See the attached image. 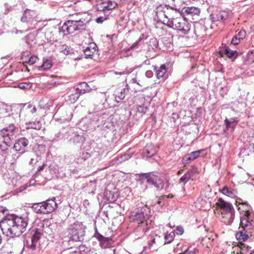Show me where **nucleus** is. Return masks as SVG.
Here are the masks:
<instances>
[{
  "label": "nucleus",
  "mask_w": 254,
  "mask_h": 254,
  "mask_svg": "<svg viewBox=\"0 0 254 254\" xmlns=\"http://www.w3.org/2000/svg\"><path fill=\"white\" fill-rule=\"evenodd\" d=\"M5 207L0 206V227L7 236L13 238L19 236L25 231L28 223L27 216L9 214Z\"/></svg>",
  "instance_id": "1"
},
{
  "label": "nucleus",
  "mask_w": 254,
  "mask_h": 254,
  "mask_svg": "<svg viewBox=\"0 0 254 254\" xmlns=\"http://www.w3.org/2000/svg\"><path fill=\"white\" fill-rule=\"evenodd\" d=\"M52 227L53 226L51 225L48 226L43 225L42 229H35L33 230L32 232L34 233L32 234V237L28 240H27L26 243L24 245V247L31 250H35L38 240L44 235V233L46 234L45 237H47V235L50 236L54 233Z\"/></svg>",
  "instance_id": "2"
},
{
  "label": "nucleus",
  "mask_w": 254,
  "mask_h": 254,
  "mask_svg": "<svg viewBox=\"0 0 254 254\" xmlns=\"http://www.w3.org/2000/svg\"><path fill=\"white\" fill-rule=\"evenodd\" d=\"M163 23L168 27L177 30L178 33L184 35L188 34L191 27L190 23L182 17H177L174 20L167 22H165L164 20Z\"/></svg>",
  "instance_id": "3"
},
{
  "label": "nucleus",
  "mask_w": 254,
  "mask_h": 254,
  "mask_svg": "<svg viewBox=\"0 0 254 254\" xmlns=\"http://www.w3.org/2000/svg\"><path fill=\"white\" fill-rule=\"evenodd\" d=\"M18 133V127L13 123L0 130V136L2 139L3 143L11 145L12 141Z\"/></svg>",
  "instance_id": "4"
},
{
  "label": "nucleus",
  "mask_w": 254,
  "mask_h": 254,
  "mask_svg": "<svg viewBox=\"0 0 254 254\" xmlns=\"http://www.w3.org/2000/svg\"><path fill=\"white\" fill-rule=\"evenodd\" d=\"M150 215V210L147 206L135 208L129 215L131 222L138 224L147 223L146 221Z\"/></svg>",
  "instance_id": "5"
},
{
  "label": "nucleus",
  "mask_w": 254,
  "mask_h": 254,
  "mask_svg": "<svg viewBox=\"0 0 254 254\" xmlns=\"http://www.w3.org/2000/svg\"><path fill=\"white\" fill-rule=\"evenodd\" d=\"M85 20L81 19L79 20H68L64 23L62 26L60 31L64 33V35H67L73 33L76 30L82 29L84 26Z\"/></svg>",
  "instance_id": "6"
},
{
  "label": "nucleus",
  "mask_w": 254,
  "mask_h": 254,
  "mask_svg": "<svg viewBox=\"0 0 254 254\" xmlns=\"http://www.w3.org/2000/svg\"><path fill=\"white\" fill-rule=\"evenodd\" d=\"M85 227L80 223H75L69 229V242H80L83 240Z\"/></svg>",
  "instance_id": "7"
},
{
  "label": "nucleus",
  "mask_w": 254,
  "mask_h": 254,
  "mask_svg": "<svg viewBox=\"0 0 254 254\" xmlns=\"http://www.w3.org/2000/svg\"><path fill=\"white\" fill-rule=\"evenodd\" d=\"M144 176L147 179L148 183L154 185L159 190L162 189L164 187V182L161 178L152 173H145Z\"/></svg>",
  "instance_id": "8"
},
{
  "label": "nucleus",
  "mask_w": 254,
  "mask_h": 254,
  "mask_svg": "<svg viewBox=\"0 0 254 254\" xmlns=\"http://www.w3.org/2000/svg\"><path fill=\"white\" fill-rule=\"evenodd\" d=\"M218 209L217 210L220 212L219 214L227 213L235 211L232 205L227 202L225 201L222 198H219L216 203Z\"/></svg>",
  "instance_id": "9"
},
{
  "label": "nucleus",
  "mask_w": 254,
  "mask_h": 254,
  "mask_svg": "<svg viewBox=\"0 0 254 254\" xmlns=\"http://www.w3.org/2000/svg\"><path fill=\"white\" fill-rule=\"evenodd\" d=\"M250 212L248 210L246 211L243 216L241 217L240 226L242 229L251 230L254 224V222L250 220Z\"/></svg>",
  "instance_id": "10"
},
{
  "label": "nucleus",
  "mask_w": 254,
  "mask_h": 254,
  "mask_svg": "<svg viewBox=\"0 0 254 254\" xmlns=\"http://www.w3.org/2000/svg\"><path fill=\"white\" fill-rule=\"evenodd\" d=\"M29 141L26 137H21L18 139L13 146V149L19 153H24L27 148Z\"/></svg>",
  "instance_id": "11"
},
{
  "label": "nucleus",
  "mask_w": 254,
  "mask_h": 254,
  "mask_svg": "<svg viewBox=\"0 0 254 254\" xmlns=\"http://www.w3.org/2000/svg\"><path fill=\"white\" fill-rule=\"evenodd\" d=\"M238 123V120L237 118H231L229 119L226 118L224 123V126L225 127L224 128V133L226 134L232 133Z\"/></svg>",
  "instance_id": "12"
},
{
  "label": "nucleus",
  "mask_w": 254,
  "mask_h": 254,
  "mask_svg": "<svg viewBox=\"0 0 254 254\" xmlns=\"http://www.w3.org/2000/svg\"><path fill=\"white\" fill-rule=\"evenodd\" d=\"M42 202L45 214L53 212L56 210L58 206L57 203L56 202V198L55 197H53L51 199H47Z\"/></svg>",
  "instance_id": "13"
},
{
  "label": "nucleus",
  "mask_w": 254,
  "mask_h": 254,
  "mask_svg": "<svg viewBox=\"0 0 254 254\" xmlns=\"http://www.w3.org/2000/svg\"><path fill=\"white\" fill-rule=\"evenodd\" d=\"M36 13L35 11L26 9L21 18L23 22H27L32 24L34 22H37L36 19Z\"/></svg>",
  "instance_id": "14"
},
{
  "label": "nucleus",
  "mask_w": 254,
  "mask_h": 254,
  "mask_svg": "<svg viewBox=\"0 0 254 254\" xmlns=\"http://www.w3.org/2000/svg\"><path fill=\"white\" fill-rule=\"evenodd\" d=\"M129 92L128 86L127 85L124 88H117L114 92V96L115 101L117 103L121 102Z\"/></svg>",
  "instance_id": "15"
},
{
  "label": "nucleus",
  "mask_w": 254,
  "mask_h": 254,
  "mask_svg": "<svg viewBox=\"0 0 254 254\" xmlns=\"http://www.w3.org/2000/svg\"><path fill=\"white\" fill-rule=\"evenodd\" d=\"M220 220L227 225H230L233 221L235 217V211L227 212V213L216 214Z\"/></svg>",
  "instance_id": "16"
},
{
  "label": "nucleus",
  "mask_w": 254,
  "mask_h": 254,
  "mask_svg": "<svg viewBox=\"0 0 254 254\" xmlns=\"http://www.w3.org/2000/svg\"><path fill=\"white\" fill-rule=\"evenodd\" d=\"M94 237L98 240L100 246L102 248H106L109 246L111 238L104 237L98 232L97 229H95Z\"/></svg>",
  "instance_id": "17"
},
{
  "label": "nucleus",
  "mask_w": 254,
  "mask_h": 254,
  "mask_svg": "<svg viewBox=\"0 0 254 254\" xmlns=\"http://www.w3.org/2000/svg\"><path fill=\"white\" fill-rule=\"evenodd\" d=\"M165 14H164V17L166 19L165 20V22H167L168 21H170L172 20H174L176 18H175L174 16V13L176 14L179 13V11L177 10L176 8H174L173 7L168 6V7L165 11Z\"/></svg>",
  "instance_id": "18"
},
{
  "label": "nucleus",
  "mask_w": 254,
  "mask_h": 254,
  "mask_svg": "<svg viewBox=\"0 0 254 254\" xmlns=\"http://www.w3.org/2000/svg\"><path fill=\"white\" fill-rule=\"evenodd\" d=\"M156 152L154 146L152 144H147L143 150L142 155L143 157L150 158L155 155Z\"/></svg>",
  "instance_id": "19"
},
{
  "label": "nucleus",
  "mask_w": 254,
  "mask_h": 254,
  "mask_svg": "<svg viewBox=\"0 0 254 254\" xmlns=\"http://www.w3.org/2000/svg\"><path fill=\"white\" fill-rule=\"evenodd\" d=\"M97 46L95 43H90L88 47L84 50L85 58L86 59H93V55L96 52Z\"/></svg>",
  "instance_id": "20"
},
{
  "label": "nucleus",
  "mask_w": 254,
  "mask_h": 254,
  "mask_svg": "<svg viewBox=\"0 0 254 254\" xmlns=\"http://www.w3.org/2000/svg\"><path fill=\"white\" fill-rule=\"evenodd\" d=\"M117 5L116 3L109 1L107 2H102L101 4L97 6L96 9L97 11H106L107 10H110L116 7Z\"/></svg>",
  "instance_id": "21"
},
{
  "label": "nucleus",
  "mask_w": 254,
  "mask_h": 254,
  "mask_svg": "<svg viewBox=\"0 0 254 254\" xmlns=\"http://www.w3.org/2000/svg\"><path fill=\"white\" fill-rule=\"evenodd\" d=\"M147 225V223H142L135 229L134 233L137 239L141 237L148 230L149 227Z\"/></svg>",
  "instance_id": "22"
},
{
  "label": "nucleus",
  "mask_w": 254,
  "mask_h": 254,
  "mask_svg": "<svg viewBox=\"0 0 254 254\" xmlns=\"http://www.w3.org/2000/svg\"><path fill=\"white\" fill-rule=\"evenodd\" d=\"M210 192H206L204 190L201 191L200 196L197 199V201L200 202L201 205H205L207 203H210Z\"/></svg>",
  "instance_id": "23"
},
{
  "label": "nucleus",
  "mask_w": 254,
  "mask_h": 254,
  "mask_svg": "<svg viewBox=\"0 0 254 254\" xmlns=\"http://www.w3.org/2000/svg\"><path fill=\"white\" fill-rule=\"evenodd\" d=\"M200 150L193 151L189 153L183 158L182 162L184 164H187L189 162L196 159L200 155Z\"/></svg>",
  "instance_id": "24"
},
{
  "label": "nucleus",
  "mask_w": 254,
  "mask_h": 254,
  "mask_svg": "<svg viewBox=\"0 0 254 254\" xmlns=\"http://www.w3.org/2000/svg\"><path fill=\"white\" fill-rule=\"evenodd\" d=\"M138 99L140 102V104L137 105V111L140 113L145 114L148 110V103L145 102L144 97H140Z\"/></svg>",
  "instance_id": "25"
},
{
  "label": "nucleus",
  "mask_w": 254,
  "mask_h": 254,
  "mask_svg": "<svg viewBox=\"0 0 254 254\" xmlns=\"http://www.w3.org/2000/svg\"><path fill=\"white\" fill-rule=\"evenodd\" d=\"M251 233V230L243 229L236 233V237L238 240L244 242L248 239Z\"/></svg>",
  "instance_id": "26"
},
{
  "label": "nucleus",
  "mask_w": 254,
  "mask_h": 254,
  "mask_svg": "<svg viewBox=\"0 0 254 254\" xmlns=\"http://www.w3.org/2000/svg\"><path fill=\"white\" fill-rule=\"evenodd\" d=\"M183 13L186 15H198L200 13V10L198 8L194 6L185 7L183 9Z\"/></svg>",
  "instance_id": "27"
},
{
  "label": "nucleus",
  "mask_w": 254,
  "mask_h": 254,
  "mask_svg": "<svg viewBox=\"0 0 254 254\" xmlns=\"http://www.w3.org/2000/svg\"><path fill=\"white\" fill-rule=\"evenodd\" d=\"M246 32L244 30H241L237 35L232 38L231 45H237L240 43L241 40H243L246 36Z\"/></svg>",
  "instance_id": "28"
},
{
  "label": "nucleus",
  "mask_w": 254,
  "mask_h": 254,
  "mask_svg": "<svg viewBox=\"0 0 254 254\" xmlns=\"http://www.w3.org/2000/svg\"><path fill=\"white\" fill-rule=\"evenodd\" d=\"M213 21H224L228 17V13L225 11H221L212 15Z\"/></svg>",
  "instance_id": "29"
},
{
  "label": "nucleus",
  "mask_w": 254,
  "mask_h": 254,
  "mask_svg": "<svg viewBox=\"0 0 254 254\" xmlns=\"http://www.w3.org/2000/svg\"><path fill=\"white\" fill-rule=\"evenodd\" d=\"M168 6L167 5L160 4L156 6L154 11L156 13V16L158 18L161 19L164 17V12L166 11Z\"/></svg>",
  "instance_id": "30"
},
{
  "label": "nucleus",
  "mask_w": 254,
  "mask_h": 254,
  "mask_svg": "<svg viewBox=\"0 0 254 254\" xmlns=\"http://www.w3.org/2000/svg\"><path fill=\"white\" fill-rule=\"evenodd\" d=\"M42 124L39 121L29 122L25 124V128L26 129H34L36 130H40Z\"/></svg>",
  "instance_id": "31"
},
{
  "label": "nucleus",
  "mask_w": 254,
  "mask_h": 254,
  "mask_svg": "<svg viewBox=\"0 0 254 254\" xmlns=\"http://www.w3.org/2000/svg\"><path fill=\"white\" fill-rule=\"evenodd\" d=\"M222 54L225 55L228 58L232 59L233 57L237 56V52L236 51L230 50L228 47H225L221 50Z\"/></svg>",
  "instance_id": "32"
},
{
  "label": "nucleus",
  "mask_w": 254,
  "mask_h": 254,
  "mask_svg": "<svg viewBox=\"0 0 254 254\" xmlns=\"http://www.w3.org/2000/svg\"><path fill=\"white\" fill-rule=\"evenodd\" d=\"M234 251V254H246L247 252L251 249V247L245 244L240 243L239 248Z\"/></svg>",
  "instance_id": "33"
},
{
  "label": "nucleus",
  "mask_w": 254,
  "mask_h": 254,
  "mask_svg": "<svg viewBox=\"0 0 254 254\" xmlns=\"http://www.w3.org/2000/svg\"><path fill=\"white\" fill-rule=\"evenodd\" d=\"M43 202L33 203L31 208L37 214H45Z\"/></svg>",
  "instance_id": "34"
},
{
  "label": "nucleus",
  "mask_w": 254,
  "mask_h": 254,
  "mask_svg": "<svg viewBox=\"0 0 254 254\" xmlns=\"http://www.w3.org/2000/svg\"><path fill=\"white\" fill-rule=\"evenodd\" d=\"M52 66V62L51 60H46L44 61L42 65L38 67L39 70H47L50 69Z\"/></svg>",
  "instance_id": "35"
},
{
  "label": "nucleus",
  "mask_w": 254,
  "mask_h": 254,
  "mask_svg": "<svg viewBox=\"0 0 254 254\" xmlns=\"http://www.w3.org/2000/svg\"><path fill=\"white\" fill-rule=\"evenodd\" d=\"M186 173L190 177V178H191V180H194L196 179L197 174L198 173V171L196 168L193 166L191 167V168Z\"/></svg>",
  "instance_id": "36"
},
{
  "label": "nucleus",
  "mask_w": 254,
  "mask_h": 254,
  "mask_svg": "<svg viewBox=\"0 0 254 254\" xmlns=\"http://www.w3.org/2000/svg\"><path fill=\"white\" fill-rule=\"evenodd\" d=\"M77 89L80 91V94H83L89 92L91 88L89 87L87 83L82 82L81 83L80 86L77 88Z\"/></svg>",
  "instance_id": "37"
},
{
  "label": "nucleus",
  "mask_w": 254,
  "mask_h": 254,
  "mask_svg": "<svg viewBox=\"0 0 254 254\" xmlns=\"http://www.w3.org/2000/svg\"><path fill=\"white\" fill-rule=\"evenodd\" d=\"M144 174H142L140 176V179L138 181V182L140 183V187L142 189V190H145L147 189V179L145 178L144 176Z\"/></svg>",
  "instance_id": "38"
},
{
  "label": "nucleus",
  "mask_w": 254,
  "mask_h": 254,
  "mask_svg": "<svg viewBox=\"0 0 254 254\" xmlns=\"http://www.w3.org/2000/svg\"><path fill=\"white\" fill-rule=\"evenodd\" d=\"M167 69L165 65L163 64L156 70V76L159 79L163 77L166 72Z\"/></svg>",
  "instance_id": "39"
},
{
  "label": "nucleus",
  "mask_w": 254,
  "mask_h": 254,
  "mask_svg": "<svg viewBox=\"0 0 254 254\" xmlns=\"http://www.w3.org/2000/svg\"><path fill=\"white\" fill-rule=\"evenodd\" d=\"M175 237V232H171L168 234L164 236L165 244H169L171 243Z\"/></svg>",
  "instance_id": "40"
},
{
  "label": "nucleus",
  "mask_w": 254,
  "mask_h": 254,
  "mask_svg": "<svg viewBox=\"0 0 254 254\" xmlns=\"http://www.w3.org/2000/svg\"><path fill=\"white\" fill-rule=\"evenodd\" d=\"M213 240L209 237L203 238L201 240V243L203 246H205L206 248H209L212 246Z\"/></svg>",
  "instance_id": "41"
},
{
  "label": "nucleus",
  "mask_w": 254,
  "mask_h": 254,
  "mask_svg": "<svg viewBox=\"0 0 254 254\" xmlns=\"http://www.w3.org/2000/svg\"><path fill=\"white\" fill-rule=\"evenodd\" d=\"M158 46V41L156 38H151L148 42V47L149 50H154Z\"/></svg>",
  "instance_id": "42"
},
{
  "label": "nucleus",
  "mask_w": 254,
  "mask_h": 254,
  "mask_svg": "<svg viewBox=\"0 0 254 254\" xmlns=\"http://www.w3.org/2000/svg\"><path fill=\"white\" fill-rule=\"evenodd\" d=\"M38 60V58L37 56H32L29 58L28 60L23 61L24 63L28 64L29 65H33Z\"/></svg>",
  "instance_id": "43"
},
{
  "label": "nucleus",
  "mask_w": 254,
  "mask_h": 254,
  "mask_svg": "<svg viewBox=\"0 0 254 254\" xmlns=\"http://www.w3.org/2000/svg\"><path fill=\"white\" fill-rule=\"evenodd\" d=\"M191 178L187 173H186L180 179H179V183H182L185 185L189 180H191Z\"/></svg>",
  "instance_id": "44"
},
{
  "label": "nucleus",
  "mask_w": 254,
  "mask_h": 254,
  "mask_svg": "<svg viewBox=\"0 0 254 254\" xmlns=\"http://www.w3.org/2000/svg\"><path fill=\"white\" fill-rule=\"evenodd\" d=\"M90 157L89 153L86 152L82 154L81 157H79L76 159V162L77 163L82 164L86 159Z\"/></svg>",
  "instance_id": "45"
},
{
  "label": "nucleus",
  "mask_w": 254,
  "mask_h": 254,
  "mask_svg": "<svg viewBox=\"0 0 254 254\" xmlns=\"http://www.w3.org/2000/svg\"><path fill=\"white\" fill-rule=\"evenodd\" d=\"M84 247L80 246L79 248L76 249L75 251L70 252V254H87L84 251Z\"/></svg>",
  "instance_id": "46"
},
{
  "label": "nucleus",
  "mask_w": 254,
  "mask_h": 254,
  "mask_svg": "<svg viewBox=\"0 0 254 254\" xmlns=\"http://www.w3.org/2000/svg\"><path fill=\"white\" fill-rule=\"evenodd\" d=\"M60 51L61 53L64 55H68L70 53V48L67 45H63L60 49Z\"/></svg>",
  "instance_id": "47"
},
{
  "label": "nucleus",
  "mask_w": 254,
  "mask_h": 254,
  "mask_svg": "<svg viewBox=\"0 0 254 254\" xmlns=\"http://www.w3.org/2000/svg\"><path fill=\"white\" fill-rule=\"evenodd\" d=\"M221 192L228 196H231L233 194L232 191L227 187H224L222 189Z\"/></svg>",
  "instance_id": "48"
},
{
  "label": "nucleus",
  "mask_w": 254,
  "mask_h": 254,
  "mask_svg": "<svg viewBox=\"0 0 254 254\" xmlns=\"http://www.w3.org/2000/svg\"><path fill=\"white\" fill-rule=\"evenodd\" d=\"M4 144H0V150L3 154H6L8 153V148L11 145H7L6 143Z\"/></svg>",
  "instance_id": "49"
},
{
  "label": "nucleus",
  "mask_w": 254,
  "mask_h": 254,
  "mask_svg": "<svg viewBox=\"0 0 254 254\" xmlns=\"http://www.w3.org/2000/svg\"><path fill=\"white\" fill-rule=\"evenodd\" d=\"M105 107L104 106V104H99L95 106L94 108V112L98 113L99 112H102L104 110Z\"/></svg>",
  "instance_id": "50"
},
{
  "label": "nucleus",
  "mask_w": 254,
  "mask_h": 254,
  "mask_svg": "<svg viewBox=\"0 0 254 254\" xmlns=\"http://www.w3.org/2000/svg\"><path fill=\"white\" fill-rule=\"evenodd\" d=\"M202 27V26L200 25V24H198L194 26V32L197 37H201L203 35L200 33V32L199 30V28Z\"/></svg>",
  "instance_id": "51"
},
{
  "label": "nucleus",
  "mask_w": 254,
  "mask_h": 254,
  "mask_svg": "<svg viewBox=\"0 0 254 254\" xmlns=\"http://www.w3.org/2000/svg\"><path fill=\"white\" fill-rule=\"evenodd\" d=\"M174 232H175V234H176L178 235H181L184 233V229L181 226H178Z\"/></svg>",
  "instance_id": "52"
},
{
  "label": "nucleus",
  "mask_w": 254,
  "mask_h": 254,
  "mask_svg": "<svg viewBox=\"0 0 254 254\" xmlns=\"http://www.w3.org/2000/svg\"><path fill=\"white\" fill-rule=\"evenodd\" d=\"M39 160H41V158L39 156H36L35 158H32L31 159L29 163L31 165H36Z\"/></svg>",
  "instance_id": "53"
},
{
  "label": "nucleus",
  "mask_w": 254,
  "mask_h": 254,
  "mask_svg": "<svg viewBox=\"0 0 254 254\" xmlns=\"http://www.w3.org/2000/svg\"><path fill=\"white\" fill-rule=\"evenodd\" d=\"M168 197L166 195L161 196L158 197L157 200V203L160 205H163L164 204V199H166Z\"/></svg>",
  "instance_id": "54"
},
{
  "label": "nucleus",
  "mask_w": 254,
  "mask_h": 254,
  "mask_svg": "<svg viewBox=\"0 0 254 254\" xmlns=\"http://www.w3.org/2000/svg\"><path fill=\"white\" fill-rule=\"evenodd\" d=\"M142 39L141 38H139V39L137 41H136L135 42L132 44V45L130 47V49H134L137 48L138 45H139V43L141 42Z\"/></svg>",
  "instance_id": "55"
},
{
  "label": "nucleus",
  "mask_w": 254,
  "mask_h": 254,
  "mask_svg": "<svg viewBox=\"0 0 254 254\" xmlns=\"http://www.w3.org/2000/svg\"><path fill=\"white\" fill-rule=\"evenodd\" d=\"M27 109H28V112L31 114H34L36 112V108L35 106H33L31 104H29L27 106Z\"/></svg>",
  "instance_id": "56"
},
{
  "label": "nucleus",
  "mask_w": 254,
  "mask_h": 254,
  "mask_svg": "<svg viewBox=\"0 0 254 254\" xmlns=\"http://www.w3.org/2000/svg\"><path fill=\"white\" fill-rule=\"evenodd\" d=\"M131 157L130 154H125L121 157V161H126Z\"/></svg>",
  "instance_id": "57"
},
{
  "label": "nucleus",
  "mask_w": 254,
  "mask_h": 254,
  "mask_svg": "<svg viewBox=\"0 0 254 254\" xmlns=\"http://www.w3.org/2000/svg\"><path fill=\"white\" fill-rule=\"evenodd\" d=\"M107 19L106 17H104L103 16H100L97 17L95 19V21L98 23H102L103 21Z\"/></svg>",
  "instance_id": "58"
},
{
  "label": "nucleus",
  "mask_w": 254,
  "mask_h": 254,
  "mask_svg": "<svg viewBox=\"0 0 254 254\" xmlns=\"http://www.w3.org/2000/svg\"><path fill=\"white\" fill-rule=\"evenodd\" d=\"M38 148L41 152H44L46 150V146L44 144H39Z\"/></svg>",
  "instance_id": "59"
},
{
  "label": "nucleus",
  "mask_w": 254,
  "mask_h": 254,
  "mask_svg": "<svg viewBox=\"0 0 254 254\" xmlns=\"http://www.w3.org/2000/svg\"><path fill=\"white\" fill-rule=\"evenodd\" d=\"M28 86V84L26 83H20L18 85V87L20 89H26L27 88V86Z\"/></svg>",
  "instance_id": "60"
},
{
  "label": "nucleus",
  "mask_w": 254,
  "mask_h": 254,
  "mask_svg": "<svg viewBox=\"0 0 254 254\" xmlns=\"http://www.w3.org/2000/svg\"><path fill=\"white\" fill-rule=\"evenodd\" d=\"M71 96L73 97V100L76 101L79 97V94L76 93L74 94H72Z\"/></svg>",
  "instance_id": "61"
},
{
  "label": "nucleus",
  "mask_w": 254,
  "mask_h": 254,
  "mask_svg": "<svg viewBox=\"0 0 254 254\" xmlns=\"http://www.w3.org/2000/svg\"><path fill=\"white\" fill-rule=\"evenodd\" d=\"M45 166V164L43 163L41 166H39L37 168V172L43 170Z\"/></svg>",
  "instance_id": "62"
},
{
  "label": "nucleus",
  "mask_w": 254,
  "mask_h": 254,
  "mask_svg": "<svg viewBox=\"0 0 254 254\" xmlns=\"http://www.w3.org/2000/svg\"><path fill=\"white\" fill-rule=\"evenodd\" d=\"M156 243V239L153 238L149 242V245L150 246H152L153 244H155Z\"/></svg>",
  "instance_id": "63"
},
{
  "label": "nucleus",
  "mask_w": 254,
  "mask_h": 254,
  "mask_svg": "<svg viewBox=\"0 0 254 254\" xmlns=\"http://www.w3.org/2000/svg\"><path fill=\"white\" fill-rule=\"evenodd\" d=\"M182 171H183V170H179V171H178V175H180V174L182 173Z\"/></svg>",
  "instance_id": "64"
}]
</instances>
